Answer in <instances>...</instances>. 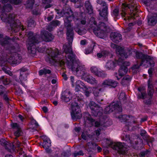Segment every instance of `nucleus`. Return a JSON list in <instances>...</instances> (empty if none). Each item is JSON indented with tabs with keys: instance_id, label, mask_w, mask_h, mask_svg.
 I'll return each instance as SVG.
<instances>
[{
	"instance_id": "f257e3e1",
	"label": "nucleus",
	"mask_w": 157,
	"mask_h": 157,
	"mask_svg": "<svg viewBox=\"0 0 157 157\" xmlns=\"http://www.w3.org/2000/svg\"><path fill=\"white\" fill-rule=\"evenodd\" d=\"M128 55H131L133 52L135 54L136 57L137 59H141V62L140 65L138 64H134L132 68L133 70H137L141 66L144 62L145 61H146L147 63H148L151 67H154L155 65V63L152 57L147 55L144 54L141 52L136 51L135 50H133L131 48L130 49H128Z\"/></svg>"
},
{
	"instance_id": "f03ea898",
	"label": "nucleus",
	"mask_w": 157,
	"mask_h": 157,
	"mask_svg": "<svg viewBox=\"0 0 157 157\" xmlns=\"http://www.w3.org/2000/svg\"><path fill=\"white\" fill-rule=\"evenodd\" d=\"M0 17L2 20L11 24V29L13 32L17 33L21 29L22 30H24L23 26L20 25V24H17V22L15 21L14 14L4 13L1 14Z\"/></svg>"
},
{
	"instance_id": "7ed1b4c3",
	"label": "nucleus",
	"mask_w": 157,
	"mask_h": 157,
	"mask_svg": "<svg viewBox=\"0 0 157 157\" xmlns=\"http://www.w3.org/2000/svg\"><path fill=\"white\" fill-rule=\"evenodd\" d=\"M60 14L61 15L60 16L66 17L64 20V26L67 29L68 28L72 29L71 24L72 20H77L78 18L75 17V15L74 14L71 9L69 8H65L61 11Z\"/></svg>"
},
{
	"instance_id": "20e7f679",
	"label": "nucleus",
	"mask_w": 157,
	"mask_h": 157,
	"mask_svg": "<svg viewBox=\"0 0 157 157\" xmlns=\"http://www.w3.org/2000/svg\"><path fill=\"white\" fill-rule=\"evenodd\" d=\"M20 47L17 43H16L15 46H11L10 50L13 53L12 56L7 60L8 62L12 65L19 63L22 59L21 55L19 52Z\"/></svg>"
},
{
	"instance_id": "39448f33",
	"label": "nucleus",
	"mask_w": 157,
	"mask_h": 157,
	"mask_svg": "<svg viewBox=\"0 0 157 157\" xmlns=\"http://www.w3.org/2000/svg\"><path fill=\"white\" fill-rule=\"evenodd\" d=\"M75 101L71 104L72 112L71 113L72 120L76 121L82 117L81 111L78 105V102L81 103L83 100L82 98L77 97Z\"/></svg>"
},
{
	"instance_id": "423d86ee",
	"label": "nucleus",
	"mask_w": 157,
	"mask_h": 157,
	"mask_svg": "<svg viewBox=\"0 0 157 157\" xmlns=\"http://www.w3.org/2000/svg\"><path fill=\"white\" fill-rule=\"evenodd\" d=\"M114 45L116 46V51L117 55L118 56L119 59L117 61V63L119 65H120V63L122 64V65L124 66H129L130 65V63L126 61H124V59H126L128 57L127 53H128V52L127 49V53L125 52L123 48L120 46H117V45L114 44H113L112 46Z\"/></svg>"
},
{
	"instance_id": "0eeeda50",
	"label": "nucleus",
	"mask_w": 157,
	"mask_h": 157,
	"mask_svg": "<svg viewBox=\"0 0 157 157\" xmlns=\"http://www.w3.org/2000/svg\"><path fill=\"white\" fill-rule=\"evenodd\" d=\"M110 143V146L113 149L117 151L118 153L121 156V157L127 155L129 154L128 149L126 147L124 143L121 142Z\"/></svg>"
},
{
	"instance_id": "6e6552de",
	"label": "nucleus",
	"mask_w": 157,
	"mask_h": 157,
	"mask_svg": "<svg viewBox=\"0 0 157 157\" xmlns=\"http://www.w3.org/2000/svg\"><path fill=\"white\" fill-rule=\"evenodd\" d=\"M110 31L109 28L105 23L100 22L96 30L94 31V33L98 37L104 39L106 36V33Z\"/></svg>"
},
{
	"instance_id": "1a4fd4ad",
	"label": "nucleus",
	"mask_w": 157,
	"mask_h": 157,
	"mask_svg": "<svg viewBox=\"0 0 157 157\" xmlns=\"http://www.w3.org/2000/svg\"><path fill=\"white\" fill-rule=\"evenodd\" d=\"M89 106L91 111V114L94 117H99L102 115L103 109L93 101H90Z\"/></svg>"
},
{
	"instance_id": "9d476101",
	"label": "nucleus",
	"mask_w": 157,
	"mask_h": 157,
	"mask_svg": "<svg viewBox=\"0 0 157 157\" xmlns=\"http://www.w3.org/2000/svg\"><path fill=\"white\" fill-rule=\"evenodd\" d=\"M114 111L116 112L122 111V108L120 101H117L112 103L105 109V112L106 113H109Z\"/></svg>"
},
{
	"instance_id": "9b49d317",
	"label": "nucleus",
	"mask_w": 157,
	"mask_h": 157,
	"mask_svg": "<svg viewBox=\"0 0 157 157\" xmlns=\"http://www.w3.org/2000/svg\"><path fill=\"white\" fill-rule=\"evenodd\" d=\"M72 43L68 42L64 44L63 46V52L65 53V57L67 59L72 58L74 59L75 55L74 54L72 48Z\"/></svg>"
},
{
	"instance_id": "f8f14e48",
	"label": "nucleus",
	"mask_w": 157,
	"mask_h": 157,
	"mask_svg": "<svg viewBox=\"0 0 157 157\" xmlns=\"http://www.w3.org/2000/svg\"><path fill=\"white\" fill-rule=\"evenodd\" d=\"M25 35L28 37V44L31 45L34 43H38L40 40L39 39V36H33V33L31 31H27Z\"/></svg>"
},
{
	"instance_id": "ddd939ff",
	"label": "nucleus",
	"mask_w": 157,
	"mask_h": 157,
	"mask_svg": "<svg viewBox=\"0 0 157 157\" xmlns=\"http://www.w3.org/2000/svg\"><path fill=\"white\" fill-rule=\"evenodd\" d=\"M122 5V8L124 9V10H122V13H121L122 16H123V14H125V10L126 9H130L132 13L134 12L136 13L137 11V9H136V6H135V4L134 3L133 0H131L128 3H123Z\"/></svg>"
},
{
	"instance_id": "4468645a",
	"label": "nucleus",
	"mask_w": 157,
	"mask_h": 157,
	"mask_svg": "<svg viewBox=\"0 0 157 157\" xmlns=\"http://www.w3.org/2000/svg\"><path fill=\"white\" fill-rule=\"evenodd\" d=\"M68 59L70 62H68L67 63L68 67L74 72L78 70L81 66L80 65V63L79 60L76 59L75 56L74 59L71 58Z\"/></svg>"
},
{
	"instance_id": "2eb2a0df",
	"label": "nucleus",
	"mask_w": 157,
	"mask_h": 157,
	"mask_svg": "<svg viewBox=\"0 0 157 157\" xmlns=\"http://www.w3.org/2000/svg\"><path fill=\"white\" fill-rule=\"evenodd\" d=\"M83 117L84 121H88V122L92 126H94L95 127H99L100 126L101 123L100 122L95 121V120L93 119L91 117V115L88 112H85L83 114Z\"/></svg>"
},
{
	"instance_id": "dca6fc26",
	"label": "nucleus",
	"mask_w": 157,
	"mask_h": 157,
	"mask_svg": "<svg viewBox=\"0 0 157 157\" xmlns=\"http://www.w3.org/2000/svg\"><path fill=\"white\" fill-rule=\"evenodd\" d=\"M59 55V52L57 49H56L55 50H53L52 52H51L50 55L49 57L50 59L54 61L55 62H58L61 66H63L65 63L63 59H61V58L60 59H58L57 57V56Z\"/></svg>"
},
{
	"instance_id": "f3484780",
	"label": "nucleus",
	"mask_w": 157,
	"mask_h": 157,
	"mask_svg": "<svg viewBox=\"0 0 157 157\" xmlns=\"http://www.w3.org/2000/svg\"><path fill=\"white\" fill-rule=\"evenodd\" d=\"M9 40H11L12 41L17 42V40H19V39L18 37H14L12 38L8 36H6L5 38L0 40V44L3 46H5L6 45L9 46V49L10 50L11 46H13L10 44Z\"/></svg>"
},
{
	"instance_id": "a211bd4d",
	"label": "nucleus",
	"mask_w": 157,
	"mask_h": 157,
	"mask_svg": "<svg viewBox=\"0 0 157 157\" xmlns=\"http://www.w3.org/2000/svg\"><path fill=\"white\" fill-rule=\"evenodd\" d=\"M118 83L117 81L108 78L104 81L102 83L105 87L109 86L110 88H115Z\"/></svg>"
},
{
	"instance_id": "6ab92c4d",
	"label": "nucleus",
	"mask_w": 157,
	"mask_h": 157,
	"mask_svg": "<svg viewBox=\"0 0 157 157\" xmlns=\"http://www.w3.org/2000/svg\"><path fill=\"white\" fill-rule=\"evenodd\" d=\"M41 38L43 40L46 42L52 41L54 36L51 33L46 31H43L41 33Z\"/></svg>"
},
{
	"instance_id": "aec40b11",
	"label": "nucleus",
	"mask_w": 157,
	"mask_h": 157,
	"mask_svg": "<svg viewBox=\"0 0 157 157\" xmlns=\"http://www.w3.org/2000/svg\"><path fill=\"white\" fill-rule=\"evenodd\" d=\"M111 40L113 42L118 43L122 40L121 35L117 32H112L110 35Z\"/></svg>"
},
{
	"instance_id": "412c9836",
	"label": "nucleus",
	"mask_w": 157,
	"mask_h": 157,
	"mask_svg": "<svg viewBox=\"0 0 157 157\" xmlns=\"http://www.w3.org/2000/svg\"><path fill=\"white\" fill-rule=\"evenodd\" d=\"M108 6L103 7V8L101 10H98L99 14L101 17V19H103L105 21H107L108 20Z\"/></svg>"
},
{
	"instance_id": "4be33fe9",
	"label": "nucleus",
	"mask_w": 157,
	"mask_h": 157,
	"mask_svg": "<svg viewBox=\"0 0 157 157\" xmlns=\"http://www.w3.org/2000/svg\"><path fill=\"white\" fill-rule=\"evenodd\" d=\"M103 90V89L102 88L98 89L96 88L94 89L93 91V94L95 96L94 98L98 102L101 104H102L101 101H103V99L100 96L99 92Z\"/></svg>"
},
{
	"instance_id": "5701e85b",
	"label": "nucleus",
	"mask_w": 157,
	"mask_h": 157,
	"mask_svg": "<svg viewBox=\"0 0 157 157\" xmlns=\"http://www.w3.org/2000/svg\"><path fill=\"white\" fill-rule=\"evenodd\" d=\"M72 95L71 92L68 90L64 91L62 94V99L66 102H68L72 99Z\"/></svg>"
},
{
	"instance_id": "b1692460",
	"label": "nucleus",
	"mask_w": 157,
	"mask_h": 157,
	"mask_svg": "<svg viewBox=\"0 0 157 157\" xmlns=\"http://www.w3.org/2000/svg\"><path fill=\"white\" fill-rule=\"evenodd\" d=\"M138 90L139 91L137 94L139 99H144L147 98V95L145 91V88L144 87H139L138 88Z\"/></svg>"
},
{
	"instance_id": "393cba45",
	"label": "nucleus",
	"mask_w": 157,
	"mask_h": 157,
	"mask_svg": "<svg viewBox=\"0 0 157 157\" xmlns=\"http://www.w3.org/2000/svg\"><path fill=\"white\" fill-rule=\"evenodd\" d=\"M74 72L77 76L81 77V78H84L86 74L84 67L81 66L79 67L78 70H77Z\"/></svg>"
},
{
	"instance_id": "a878e982",
	"label": "nucleus",
	"mask_w": 157,
	"mask_h": 157,
	"mask_svg": "<svg viewBox=\"0 0 157 157\" xmlns=\"http://www.w3.org/2000/svg\"><path fill=\"white\" fill-rule=\"evenodd\" d=\"M67 39L68 42L72 43L74 36L73 29H67L66 32Z\"/></svg>"
},
{
	"instance_id": "bb28decb",
	"label": "nucleus",
	"mask_w": 157,
	"mask_h": 157,
	"mask_svg": "<svg viewBox=\"0 0 157 157\" xmlns=\"http://www.w3.org/2000/svg\"><path fill=\"white\" fill-rule=\"evenodd\" d=\"M86 9V12L89 14H91L93 13V9L90 2L89 1H86L84 4Z\"/></svg>"
},
{
	"instance_id": "cd10ccee",
	"label": "nucleus",
	"mask_w": 157,
	"mask_h": 157,
	"mask_svg": "<svg viewBox=\"0 0 157 157\" xmlns=\"http://www.w3.org/2000/svg\"><path fill=\"white\" fill-rule=\"evenodd\" d=\"M0 95L3 97V99L6 101H9V98L6 94V88L2 85H0Z\"/></svg>"
},
{
	"instance_id": "c85d7f7f",
	"label": "nucleus",
	"mask_w": 157,
	"mask_h": 157,
	"mask_svg": "<svg viewBox=\"0 0 157 157\" xmlns=\"http://www.w3.org/2000/svg\"><path fill=\"white\" fill-rule=\"evenodd\" d=\"M31 45L28 44L29 46L28 48V49L29 52L32 54V56H34L36 54L37 50L36 48L35 45L38 43H34Z\"/></svg>"
},
{
	"instance_id": "c756f323",
	"label": "nucleus",
	"mask_w": 157,
	"mask_h": 157,
	"mask_svg": "<svg viewBox=\"0 0 157 157\" xmlns=\"http://www.w3.org/2000/svg\"><path fill=\"white\" fill-rule=\"evenodd\" d=\"M84 79L88 82L92 84H95L98 83V81L95 78L90 75L86 76Z\"/></svg>"
},
{
	"instance_id": "7c9ffc66",
	"label": "nucleus",
	"mask_w": 157,
	"mask_h": 157,
	"mask_svg": "<svg viewBox=\"0 0 157 157\" xmlns=\"http://www.w3.org/2000/svg\"><path fill=\"white\" fill-rule=\"evenodd\" d=\"M135 148L138 150H141L144 147L143 140L141 139H139L138 140L135 141Z\"/></svg>"
},
{
	"instance_id": "2f4dec72",
	"label": "nucleus",
	"mask_w": 157,
	"mask_h": 157,
	"mask_svg": "<svg viewBox=\"0 0 157 157\" xmlns=\"http://www.w3.org/2000/svg\"><path fill=\"white\" fill-rule=\"evenodd\" d=\"M74 29L80 35H82L86 33V29L81 28L79 26H77L74 27Z\"/></svg>"
},
{
	"instance_id": "473e14b6",
	"label": "nucleus",
	"mask_w": 157,
	"mask_h": 157,
	"mask_svg": "<svg viewBox=\"0 0 157 157\" xmlns=\"http://www.w3.org/2000/svg\"><path fill=\"white\" fill-rule=\"evenodd\" d=\"M105 67L106 68L109 70H112L116 67V63L112 60L108 61Z\"/></svg>"
},
{
	"instance_id": "72a5a7b5",
	"label": "nucleus",
	"mask_w": 157,
	"mask_h": 157,
	"mask_svg": "<svg viewBox=\"0 0 157 157\" xmlns=\"http://www.w3.org/2000/svg\"><path fill=\"white\" fill-rule=\"evenodd\" d=\"M131 76L126 75L122 79L121 84L123 85H127L131 80Z\"/></svg>"
},
{
	"instance_id": "f704fd0d",
	"label": "nucleus",
	"mask_w": 157,
	"mask_h": 157,
	"mask_svg": "<svg viewBox=\"0 0 157 157\" xmlns=\"http://www.w3.org/2000/svg\"><path fill=\"white\" fill-rule=\"evenodd\" d=\"M128 71L127 67L124 65H121L118 70V73L120 75L123 76Z\"/></svg>"
},
{
	"instance_id": "c9c22d12",
	"label": "nucleus",
	"mask_w": 157,
	"mask_h": 157,
	"mask_svg": "<svg viewBox=\"0 0 157 157\" xmlns=\"http://www.w3.org/2000/svg\"><path fill=\"white\" fill-rule=\"evenodd\" d=\"M157 21V17L155 16H150L148 17V22L149 25H154Z\"/></svg>"
},
{
	"instance_id": "e433bc0d",
	"label": "nucleus",
	"mask_w": 157,
	"mask_h": 157,
	"mask_svg": "<svg viewBox=\"0 0 157 157\" xmlns=\"http://www.w3.org/2000/svg\"><path fill=\"white\" fill-rule=\"evenodd\" d=\"M100 120L102 126H104V124H108L109 118L106 115H103L100 117Z\"/></svg>"
},
{
	"instance_id": "4c0bfd02",
	"label": "nucleus",
	"mask_w": 157,
	"mask_h": 157,
	"mask_svg": "<svg viewBox=\"0 0 157 157\" xmlns=\"http://www.w3.org/2000/svg\"><path fill=\"white\" fill-rule=\"evenodd\" d=\"M153 86L151 81L149 80L148 81L147 93L148 95L151 96L153 95Z\"/></svg>"
},
{
	"instance_id": "58836bf2",
	"label": "nucleus",
	"mask_w": 157,
	"mask_h": 157,
	"mask_svg": "<svg viewBox=\"0 0 157 157\" xmlns=\"http://www.w3.org/2000/svg\"><path fill=\"white\" fill-rule=\"evenodd\" d=\"M60 23V21L56 20H54L49 23V26L50 28H52L59 25Z\"/></svg>"
},
{
	"instance_id": "ea45409f",
	"label": "nucleus",
	"mask_w": 157,
	"mask_h": 157,
	"mask_svg": "<svg viewBox=\"0 0 157 157\" xmlns=\"http://www.w3.org/2000/svg\"><path fill=\"white\" fill-rule=\"evenodd\" d=\"M5 149L9 151L10 152L12 151H13L14 150V145L13 143H9L8 142L7 144H6L5 147Z\"/></svg>"
},
{
	"instance_id": "a19ab883",
	"label": "nucleus",
	"mask_w": 157,
	"mask_h": 157,
	"mask_svg": "<svg viewBox=\"0 0 157 157\" xmlns=\"http://www.w3.org/2000/svg\"><path fill=\"white\" fill-rule=\"evenodd\" d=\"M119 99L120 101L123 102L124 103L126 102L127 98L126 94L124 92H121L120 93L119 96Z\"/></svg>"
},
{
	"instance_id": "79ce46f5",
	"label": "nucleus",
	"mask_w": 157,
	"mask_h": 157,
	"mask_svg": "<svg viewBox=\"0 0 157 157\" xmlns=\"http://www.w3.org/2000/svg\"><path fill=\"white\" fill-rule=\"evenodd\" d=\"M51 71L49 69L43 68L42 69L40 70L39 71V74L40 75H45L47 74H49L51 73Z\"/></svg>"
},
{
	"instance_id": "37998d69",
	"label": "nucleus",
	"mask_w": 157,
	"mask_h": 157,
	"mask_svg": "<svg viewBox=\"0 0 157 157\" xmlns=\"http://www.w3.org/2000/svg\"><path fill=\"white\" fill-rule=\"evenodd\" d=\"M28 75L27 73H24L23 71L20 72L19 79L21 81H25L27 80V76Z\"/></svg>"
},
{
	"instance_id": "c03bdc74",
	"label": "nucleus",
	"mask_w": 157,
	"mask_h": 157,
	"mask_svg": "<svg viewBox=\"0 0 157 157\" xmlns=\"http://www.w3.org/2000/svg\"><path fill=\"white\" fill-rule=\"evenodd\" d=\"M123 140L126 141L127 143L129 144L130 145L133 144L132 141L131 140L129 135H125L123 137Z\"/></svg>"
},
{
	"instance_id": "a18cd8bd",
	"label": "nucleus",
	"mask_w": 157,
	"mask_h": 157,
	"mask_svg": "<svg viewBox=\"0 0 157 157\" xmlns=\"http://www.w3.org/2000/svg\"><path fill=\"white\" fill-rule=\"evenodd\" d=\"M90 88L89 87H85V88L83 89L85 95L86 97L90 96V94L91 93V90L89 89Z\"/></svg>"
},
{
	"instance_id": "49530a36",
	"label": "nucleus",
	"mask_w": 157,
	"mask_h": 157,
	"mask_svg": "<svg viewBox=\"0 0 157 157\" xmlns=\"http://www.w3.org/2000/svg\"><path fill=\"white\" fill-rule=\"evenodd\" d=\"M140 135L143 139L145 140H147L149 136L147 134L146 132L144 130H141L140 131Z\"/></svg>"
},
{
	"instance_id": "de8ad7c7",
	"label": "nucleus",
	"mask_w": 157,
	"mask_h": 157,
	"mask_svg": "<svg viewBox=\"0 0 157 157\" xmlns=\"http://www.w3.org/2000/svg\"><path fill=\"white\" fill-rule=\"evenodd\" d=\"M128 117H129V116H128L125 115H120L117 117V118L120 119L121 122L126 121L128 120Z\"/></svg>"
},
{
	"instance_id": "09e8293b",
	"label": "nucleus",
	"mask_w": 157,
	"mask_h": 157,
	"mask_svg": "<svg viewBox=\"0 0 157 157\" xmlns=\"http://www.w3.org/2000/svg\"><path fill=\"white\" fill-rule=\"evenodd\" d=\"M150 151L147 150L141 151L139 154L140 157H147L149 155Z\"/></svg>"
},
{
	"instance_id": "8fccbe9b",
	"label": "nucleus",
	"mask_w": 157,
	"mask_h": 157,
	"mask_svg": "<svg viewBox=\"0 0 157 157\" xmlns=\"http://www.w3.org/2000/svg\"><path fill=\"white\" fill-rule=\"evenodd\" d=\"M27 7L32 9L34 3V0H28L26 2Z\"/></svg>"
},
{
	"instance_id": "3c124183",
	"label": "nucleus",
	"mask_w": 157,
	"mask_h": 157,
	"mask_svg": "<svg viewBox=\"0 0 157 157\" xmlns=\"http://www.w3.org/2000/svg\"><path fill=\"white\" fill-rule=\"evenodd\" d=\"M34 21L31 18H29L28 19L27 24L28 27H34Z\"/></svg>"
},
{
	"instance_id": "603ef678",
	"label": "nucleus",
	"mask_w": 157,
	"mask_h": 157,
	"mask_svg": "<svg viewBox=\"0 0 157 157\" xmlns=\"http://www.w3.org/2000/svg\"><path fill=\"white\" fill-rule=\"evenodd\" d=\"M96 75L99 77L104 78L106 76L107 74L104 73L103 71H98Z\"/></svg>"
},
{
	"instance_id": "864d4df0",
	"label": "nucleus",
	"mask_w": 157,
	"mask_h": 157,
	"mask_svg": "<svg viewBox=\"0 0 157 157\" xmlns=\"http://www.w3.org/2000/svg\"><path fill=\"white\" fill-rule=\"evenodd\" d=\"M119 14V10L118 9H115L111 13L112 16L115 19Z\"/></svg>"
},
{
	"instance_id": "5fc2aeb1",
	"label": "nucleus",
	"mask_w": 157,
	"mask_h": 157,
	"mask_svg": "<svg viewBox=\"0 0 157 157\" xmlns=\"http://www.w3.org/2000/svg\"><path fill=\"white\" fill-rule=\"evenodd\" d=\"M22 132L21 131V128L16 129L14 133L15 136L17 137H19L21 136L22 135Z\"/></svg>"
},
{
	"instance_id": "6e6d98bb",
	"label": "nucleus",
	"mask_w": 157,
	"mask_h": 157,
	"mask_svg": "<svg viewBox=\"0 0 157 157\" xmlns=\"http://www.w3.org/2000/svg\"><path fill=\"white\" fill-rule=\"evenodd\" d=\"M87 145L89 148L94 149L96 146V144L94 143L90 142L87 143Z\"/></svg>"
},
{
	"instance_id": "4d7b16f0",
	"label": "nucleus",
	"mask_w": 157,
	"mask_h": 157,
	"mask_svg": "<svg viewBox=\"0 0 157 157\" xmlns=\"http://www.w3.org/2000/svg\"><path fill=\"white\" fill-rule=\"evenodd\" d=\"M51 145V141L49 140V141L44 142L43 143L42 146L44 148H46L47 147H50Z\"/></svg>"
},
{
	"instance_id": "13d9d810",
	"label": "nucleus",
	"mask_w": 157,
	"mask_h": 157,
	"mask_svg": "<svg viewBox=\"0 0 157 157\" xmlns=\"http://www.w3.org/2000/svg\"><path fill=\"white\" fill-rule=\"evenodd\" d=\"M73 154L74 157H77L78 156L83 155L84 153L82 150H80L79 151H75Z\"/></svg>"
},
{
	"instance_id": "bf43d9fd",
	"label": "nucleus",
	"mask_w": 157,
	"mask_h": 157,
	"mask_svg": "<svg viewBox=\"0 0 157 157\" xmlns=\"http://www.w3.org/2000/svg\"><path fill=\"white\" fill-rule=\"evenodd\" d=\"M94 45H91L88 48L86 49V54H89L90 53H91L92 52L93 50Z\"/></svg>"
},
{
	"instance_id": "052dcab7",
	"label": "nucleus",
	"mask_w": 157,
	"mask_h": 157,
	"mask_svg": "<svg viewBox=\"0 0 157 157\" xmlns=\"http://www.w3.org/2000/svg\"><path fill=\"white\" fill-rule=\"evenodd\" d=\"M146 142L147 143L148 145L149 146H150V144H151V146H152V143L154 140V139L153 138H151L149 137V136H148V138H147V140H145Z\"/></svg>"
},
{
	"instance_id": "680f3d73",
	"label": "nucleus",
	"mask_w": 157,
	"mask_h": 157,
	"mask_svg": "<svg viewBox=\"0 0 157 157\" xmlns=\"http://www.w3.org/2000/svg\"><path fill=\"white\" fill-rule=\"evenodd\" d=\"M2 81L4 85H8L10 82V80L9 79L5 78L4 76Z\"/></svg>"
},
{
	"instance_id": "e2e57ef3",
	"label": "nucleus",
	"mask_w": 157,
	"mask_h": 157,
	"mask_svg": "<svg viewBox=\"0 0 157 157\" xmlns=\"http://www.w3.org/2000/svg\"><path fill=\"white\" fill-rule=\"evenodd\" d=\"M22 0H10V2L15 5H18L21 3Z\"/></svg>"
},
{
	"instance_id": "0e129e2a",
	"label": "nucleus",
	"mask_w": 157,
	"mask_h": 157,
	"mask_svg": "<svg viewBox=\"0 0 157 157\" xmlns=\"http://www.w3.org/2000/svg\"><path fill=\"white\" fill-rule=\"evenodd\" d=\"M12 7L10 4H7L4 7V10L6 11H10L12 9Z\"/></svg>"
},
{
	"instance_id": "69168bd1",
	"label": "nucleus",
	"mask_w": 157,
	"mask_h": 157,
	"mask_svg": "<svg viewBox=\"0 0 157 157\" xmlns=\"http://www.w3.org/2000/svg\"><path fill=\"white\" fill-rule=\"evenodd\" d=\"M97 2L98 4L101 5L103 7L108 6L106 3L102 0H97Z\"/></svg>"
},
{
	"instance_id": "338daca9",
	"label": "nucleus",
	"mask_w": 157,
	"mask_h": 157,
	"mask_svg": "<svg viewBox=\"0 0 157 157\" xmlns=\"http://www.w3.org/2000/svg\"><path fill=\"white\" fill-rule=\"evenodd\" d=\"M90 70L91 72L94 73L95 75H96V74H97L98 71L97 68L95 67H91Z\"/></svg>"
},
{
	"instance_id": "774afa93",
	"label": "nucleus",
	"mask_w": 157,
	"mask_h": 157,
	"mask_svg": "<svg viewBox=\"0 0 157 157\" xmlns=\"http://www.w3.org/2000/svg\"><path fill=\"white\" fill-rule=\"evenodd\" d=\"M77 82V85H79L80 86H82L83 87H82V88L83 89L85 87H87L85 84L82 82L80 80H78L76 81Z\"/></svg>"
}]
</instances>
